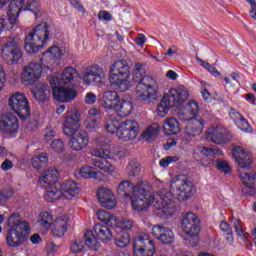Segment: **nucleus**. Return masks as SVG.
<instances>
[{
    "mask_svg": "<svg viewBox=\"0 0 256 256\" xmlns=\"http://www.w3.org/2000/svg\"><path fill=\"white\" fill-rule=\"evenodd\" d=\"M99 123H101V119L99 117L89 118L86 120V129H88V131H93L99 127Z\"/></svg>",
    "mask_w": 256,
    "mask_h": 256,
    "instance_id": "nucleus-51",
    "label": "nucleus"
},
{
    "mask_svg": "<svg viewBox=\"0 0 256 256\" xmlns=\"http://www.w3.org/2000/svg\"><path fill=\"white\" fill-rule=\"evenodd\" d=\"M79 121H81V114L76 108H71L64 114L63 133L71 137L69 147L73 151H83L89 145V135L85 130L79 129Z\"/></svg>",
    "mask_w": 256,
    "mask_h": 256,
    "instance_id": "nucleus-2",
    "label": "nucleus"
},
{
    "mask_svg": "<svg viewBox=\"0 0 256 256\" xmlns=\"http://www.w3.org/2000/svg\"><path fill=\"white\" fill-rule=\"evenodd\" d=\"M120 126L121 122L117 120V117H115L114 115L106 116L104 127L108 133H117V131H119Z\"/></svg>",
    "mask_w": 256,
    "mask_h": 256,
    "instance_id": "nucleus-40",
    "label": "nucleus"
},
{
    "mask_svg": "<svg viewBox=\"0 0 256 256\" xmlns=\"http://www.w3.org/2000/svg\"><path fill=\"white\" fill-rule=\"evenodd\" d=\"M229 115L234 123H237L243 117V115H241V113H239L235 108L230 109Z\"/></svg>",
    "mask_w": 256,
    "mask_h": 256,
    "instance_id": "nucleus-58",
    "label": "nucleus"
},
{
    "mask_svg": "<svg viewBox=\"0 0 256 256\" xmlns=\"http://www.w3.org/2000/svg\"><path fill=\"white\" fill-rule=\"evenodd\" d=\"M98 19L100 21H111V19H113V16L111 15V13L105 11V10H101L98 13Z\"/></svg>",
    "mask_w": 256,
    "mask_h": 256,
    "instance_id": "nucleus-59",
    "label": "nucleus"
},
{
    "mask_svg": "<svg viewBox=\"0 0 256 256\" xmlns=\"http://www.w3.org/2000/svg\"><path fill=\"white\" fill-rule=\"evenodd\" d=\"M206 139L216 145H225V143H230L233 140V135L220 127L209 128L206 132Z\"/></svg>",
    "mask_w": 256,
    "mask_h": 256,
    "instance_id": "nucleus-19",
    "label": "nucleus"
},
{
    "mask_svg": "<svg viewBox=\"0 0 256 256\" xmlns=\"http://www.w3.org/2000/svg\"><path fill=\"white\" fill-rule=\"evenodd\" d=\"M205 127V121L203 119L193 120L191 124H188L185 129V133L188 137H199L203 133Z\"/></svg>",
    "mask_w": 256,
    "mask_h": 256,
    "instance_id": "nucleus-32",
    "label": "nucleus"
},
{
    "mask_svg": "<svg viewBox=\"0 0 256 256\" xmlns=\"http://www.w3.org/2000/svg\"><path fill=\"white\" fill-rule=\"evenodd\" d=\"M79 75V72H77V69L73 67H67L63 70L61 76H54L57 77L58 80H56V84L58 85H69L75 77Z\"/></svg>",
    "mask_w": 256,
    "mask_h": 256,
    "instance_id": "nucleus-30",
    "label": "nucleus"
},
{
    "mask_svg": "<svg viewBox=\"0 0 256 256\" xmlns=\"http://www.w3.org/2000/svg\"><path fill=\"white\" fill-rule=\"evenodd\" d=\"M134 256L155 255V242L147 234H139L134 239Z\"/></svg>",
    "mask_w": 256,
    "mask_h": 256,
    "instance_id": "nucleus-14",
    "label": "nucleus"
},
{
    "mask_svg": "<svg viewBox=\"0 0 256 256\" xmlns=\"http://www.w3.org/2000/svg\"><path fill=\"white\" fill-rule=\"evenodd\" d=\"M170 191L178 201H189L196 193L195 184L184 174H180L171 180Z\"/></svg>",
    "mask_w": 256,
    "mask_h": 256,
    "instance_id": "nucleus-9",
    "label": "nucleus"
},
{
    "mask_svg": "<svg viewBox=\"0 0 256 256\" xmlns=\"http://www.w3.org/2000/svg\"><path fill=\"white\" fill-rule=\"evenodd\" d=\"M232 155L238 163V173L243 185L246 187L244 191L249 189V195H254L255 189H253V185H255V173H253L251 167L253 165V155L240 146L232 150Z\"/></svg>",
    "mask_w": 256,
    "mask_h": 256,
    "instance_id": "nucleus-5",
    "label": "nucleus"
},
{
    "mask_svg": "<svg viewBox=\"0 0 256 256\" xmlns=\"http://www.w3.org/2000/svg\"><path fill=\"white\" fill-rule=\"evenodd\" d=\"M233 225L238 237L245 243L247 249H251V247H253V243L249 241L250 235L245 231V228H243V222L239 219H235Z\"/></svg>",
    "mask_w": 256,
    "mask_h": 256,
    "instance_id": "nucleus-33",
    "label": "nucleus"
},
{
    "mask_svg": "<svg viewBox=\"0 0 256 256\" xmlns=\"http://www.w3.org/2000/svg\"><path fill=\"white\" fill-rule=\"evenodd\" d=\"M220 229L226 233V240L229 241V243H233V230L231 229V225L225 221H222L220 223Z\"/></svg>",
    "mask_w": 256,
    "mask_h": 256,
    "instance_id": "nucleus-50",
    "label": "nucleus"
},
{
    "mask_svg": "<svg viewBox=\"0 0 256 256\" xmlns=\"http://www.w3.org/2000/svg\"><path fill=\"white\" fill-rule=\"evenodd\" d=\"M90 154L92 155V157H98V159H103L90 160V165H92L94 169H100V171L107 173V175H113V173H115V166H113V164H111V162L107 160L111 159V151H109L108 149H92Z\"/></svg>",
    "mask_w": 256,
    "mask_h": 256,
    "instance_id": "nucleus-10",
    "label": "nucleus"
},
{
    "mask_svg": "<svg viewBox=\"0 0 256 256\" xmlns=\"http://www.w3.org/2000/svg\"><path fill=\"white\" fill-rule=\"evenodd\" d=\"M177 161H179V157L168 156V157L160 159L159 165H160V167H169V165H171V163H177Z\"/></svg>",
    "mask_w": 256,
    "mask_h": 256,
    "instance_id": "nucleus-52",
    "label": "nucleus"
},
{
    "mask_svg": "<svg viewBox=\"0 0 256 256\" xmlns=\"http://www.w3.org/2000/svg\"><path fill=\"white\" fill-rule=\"evenodd\" d=\"M187 111L190 115V119H195L199 115V104L195 100H190L188 102Z\"/></svg>",
    "mask_w": 256,
    "mask_h": 256,
    "instance_id": "nucleus-49",
    "label": "nucleus"
},
{
    "mask_svg": "<svg viewBox=\"0 0 256 256\" xmlns=\"http://www.w3.org/2000/svg\"><path fill=\"white\" fill-rule=\"evenodd\" d=\"M121 98L119 97V94L115 91H106L103 95V107L105 109H115L120 103Z\"/></svg>",
    "mask_w": 256,
    "mask_h": 256,
    "instance_id": "nucleus-31",
    "label": "nucleus"
},
{
    "mask_svg": "<svg viewBox=\"0 0 256 256\" xmlns=\"http://www.w3.org/2000/svg\"><path fill=\"white\" fill-rule=\"evenodd\" d=\"M84 248L85 245L83 244L82 240H75L70 246L72 253H81Z\"/></svg>",
    "mask_w": 256,
    "mask_h": 256,
    "instance_id": "nucleus-55",
    "label": "nucleus"
},
{
    "mask_svg": "<svg viewBox=\"0 0 256 256\" xmlns=\"http://www.w3.org/2000/svg\"><path fill=\"white\" fill-rule=\"evenodd\" d=\"M84 241L87 247H89V249H94V251H98L99 247H101V243L97 241L95 234H93V231L91 230H87L84 233Z\"/></svg>",
    "mask_w": 256,
    "mask_h": 256,
    "instance_id": "nucleus-41",
    "label": "nucleus"
},
{
    "mask_svg": "<svg viewBox=\"0 0 256 256\" xmlns=\"http://www.w3.org/2000/svg\"><path fill=\"white\" fill-rule=\"evenodd\" d=\"M8 104L20 119H28V117H31V107L29 106V100L25 94L21 92L13 93L8 100Z\"/></svg>",
    "mask_w": 256,
    "mask_h": 256,
    "instance_id": "nucleus-11",
    "label": "nucleus"
},
{
    "mask_svg": "<svg viewBox=\"0 0 256 256\" xmlns=\"http://www.w3.org/2000/svg\"><path fill=\"white\" fill-rule=\"evenodd\" d=\"M1 57L7 65H16V63H19V59L23 57L19 42L11 38L7 40L1 48Z\"/></svg>",
    "mask_w": 256,
    "mask_h": 256,
    "instance_id": "nucleus-13",
    "label": "nucleus"
},
{
    "mask_svg": "<svg viewBox=\"0 0 256 256\" xmlns=\"http://www.w3.org/2000/svg\"><path fill=\"white\" fill-rule=\"evenodd\" d=\"M217 169L219 171H223V173H231V166L228 161L225 160H217Z\"/></svg>",
    "mask_w": 256,
    "mask_h": 256,
    "instance_id": "nucleus-53",
    "label": "nucleus"
},
{
    "mask_svg": "<svg viewBox=\"0 0 256 256\" xmlns=\"http://www.w3.org/2000/svg\"><path fill=\"white\" fill-rule=\"evenodd\" d=\"M114 110L119 117H128V115H131V111H133V103H131V101L122 100L116 105Z\"/></svg>",
    "mask_w": 256,
    "mask_h": 256,
    "instance_id": "nucleus-38",
    "label": "nucleus"
},
{
    "mask_svg": "<svg viewBox=\"0 0 256 256\" xmlns=\"http://www.w3.org/2000/svg\"><path fill=\"white\" fill-rule=\"evenodd\" d=\"M67 220L65 218H57L52 224V235L54 237H63L67 233Z\"/></svg>",
    "mask_w": 256,
    "mask_h": 256,
    "instance_id": "nucleus-35",
    "label": "nucleus"
},
{
    "mask_svg": "<svg viewBox=\"0 0 256 256\" xmlns=\"http://www.w3.org/2000/svg\"><path fill=\"white\" fill-rule=\"evenodd\" d=\"M32 94L38 103H47L51 99V87L45 82H40L32 89Z\"/></svg>",
    "mask_w": 256,
    "mask_h": 256,
    "instance_id": "nucleus-22",
    "label": "nucleus"
},
{
    "mask_svg": "<svg viewBox=\"0 0 256 256\" xmlns=\"http://www.w3.org/2000/svg\"><path fill=\"white\" fill-rule=\"evenodd\" d=\"M95 101H97V96L94 93L90 92L86 94L85 103L88 105H93Z\"/></svg>",
    "mask_w": 256,
    "mask_h": 256,
    "instance_id": "nucleus-64",
    "label": "nucleus"
},
{
    "mask_svg": "<svg viewBox=\"0 0 256 256\" xmlns=\"http://www.w3.org/2000/svg\"><path fill=\"white\" fill-rule=\"evenodd\" d=\"M130 78L131 68L127 61L117 60L110 66L108 81L111 85H115L121 91H127L131 85V82L129 81Z\"/></svg>",
    "mask_w": 256,
    "mask_h": 256,
    "instance_id": "nucleus-8",
    "label": "nucleus"
},
{
    "mask_svg": "<svg viewBox=\"0 0 256 256\" xmlns=\"http://www.w3.org/2000/svg\"><path fill=\"white\" fill-rule=\"evenodd\" d=\"M24 3L25 0H12L9 4V9H8V21L12 24L15 25L17 23V18L19 17V13L23 11L24 9Z\"/></svg>",
    "mask_w": 256,
    "mask_h": 256,
    "instance_id": "nucleus-27",
    "label": "nucleus"
},
{
    "mask_svg": "<svg viewBox=\"0 0 256 256\" xmlns=\"http://www.w3.org/2000/svg\"><path fill=\"white\" fill-rule=\"evenodd\" d=\"M181 225L182 230L188 237H197L201 231V220L193 212H187L183 215Z\"/></svg>",
    "mask_w": 256,
    "mask_h": 256,
    "instance_id": "nucleus-16",
    "label": "nucleus"
},
{
    "mask_svg": "<svg viewBox=\"0 0 256 256\" xmlns=\"http://www.w3.org/2000/svg\"><path fill=\"white\" fill-rule=\"evenodd\" d=\"M63 57V53L61 52V48L54 46L50 47V49L43 53L41 58L42 63H51L53 59H61Z\"/></svg>",
    "mask_w": 256,
    "mask_h": 256,
    "instance_id": "nucleus-37",
    "label": "nucleus"
},
{
    "mask_svg": "<svg viewBox=\"0 0 256 256\" xmlns=\"http://www.w3.org/2000/svg\"><path fill=\"white\" fill-rule=\"evenodd\" d=\"M97 218L99 221H102V223H105L106 225H113V221H117V218L113 216V214L104 210H99L97 212Z\"/></svg>",
    "mask_w": 256,
    "mask_h": 256,
    "instance_id": "nucleus-47",
    "label": "nucleus"
},
{
    "mask_svg": "<svg viewBox=\"0 0 256 256\" xmlns=\"http://www.w3.org/2000/svg\"><path fill=\"white\" fill-rule=\"evenodd\" d=\"M43 69L39 63H30L24 67V72L22 74V81L26 85H31L41 77Z\"/></svg>",
    "mask_w": 256,
    "mask_h": 256,
    "instance_id": "nucleus-20",
    "label": "nucleus"
},
{
    "mask_svg": "<svg viewBox=\"0 0 256 256\" xmlns=\"http://www.w3.org/2000/svg\"><path fill=\"white\" fill-rule=\"evenodd\" d=\"M151 203H154V215L161 219H169V217H173L175 211H177L175 204L171 200L167 201L163 198L157 199L151 194V184L147 182V180L138 181L131 195V204L134 211H148L149 207H151Z\"/></svg>",
    "mask_w": 256,
    "mask_h": 256,
    "instance_id": "nucleus-1",
    "label": "nucleus"
},
{
    "mask_svg": "<svg viewBox=\"0 0 256 256\" xmlns=\"http://www.w3.org/2000/svg\"><path fill=\"white\" fill-rule=\"evenodd\" d=\"M194 158L202 163L203 167H209L213 161V148L198 146Z\"/></svg>",
    "mask_w": 256,
    "mask_h": 256,
    "instance_id": "nucleus-24",
    "label": "nucleus"
},
{
    "mask_svg": "<svg viewBox=\"0 0 256 256\" xmlns=\"http://www.w3.org/2000/svg\"><path fill=\"white\" fill-rule=\"evenodd\" d=\"M250 4V17L256 21V1L255 0H246Z\"/></svg>",
    "mask_w": 256,
    "mask_h": 256,
    "instance_id": "nucleus-61",
    "label": "nucleus"
},
{
    "mask_svg": "<svg viewBox=\"0 0 256 256\" xmlns=\"http://www.w3.org/2000/svg\"><path fill=\"white\" fill-rule=\"evenodd\" d=\"M0 133L5 137H17L19 118L12 113L3 114L0 118Z\"/></svg>",
    "mask_w": 256,
    "mask_h": 256,
    "instance_id": "nucleus-15",
    "label": "nucleus"
},
{
    "mask_svg": "<svg viewBox=\"0 0 256 256\" xmlns=\"http://www.w3.org/2000/svg\"><path fill=\"white\" fill-rule=\"evenodd\" d=\"M15 195V190L13 188H5L0 190V207L5 205L8 199H11Z\"/></svg>",
    "mask_w": 256,
    "mask_h": 256,
    "instance_id": "nucleus-48",
    "label": "nucleus"
},
{
    "mask_svg": "<svg viewBox=\"0 0 256 256\" xmlns=\"http://www.w3.org/2000/svg\"><path fill=\"white\" fill-rule=\"evenodd\" d=\"M71 5L77 9L80 13H86L85 7H83V4L79 2V0H69Z\"/></svg>",
    "mask_w": 256,
    "mask_h": 256,
    "instance_id": "nucleus-62",
    "label": "nucleus"
},
{
    "mask_svg": "<svg viewBox=\"0 0 256 256\" xmlns=\"http://www.w3.org/2000/svg\"><path fill=\"white\" fill-rule=\"evenodd\" d=\"M164 131L166 135H179L181 133V126L176 118L170 117L164 121Z\"/></svg>",
    "mask_w": 256,
    "mask_h": 256,
    "instance_id": "nucleus-34",
    "label": "nucleus"
},
{
    "mask_svg": "<svg viewBox=\"0 0 256 256\" xmlns=\"http://www.w3.org/2000/svg\"><path fill=\"white\" fill-rule=\"evenodd\" d=\"M59 179V170L56 168H50L44 172L39 178L38 183L41 187H47L50 185H57Z\"/></svg>",
    "mask_w": 256,
    "mask_h": 256,
    "instance_id": "nucleus-26",
    "label": "nucleus"
},
{
    "mask_svg": "<svg viewBox=\"0 0 256 256\" xmlns=\"http://www.w3.org/2000/svg\"><path fill=\"white\" fill-rule=\"evenodd\" d=\"M147 71L143 64L136 63L132 73L133 81L136 85V97L138 101H155L159 85L151 76H146Z\"/></svg>",
    "mask_w": 256,
    "mask_h": 256,
    "instance_id": "nucleus-3",
    "label": "nucleus"
},
{
    "mask_svg": "<svg viewBox=\"0 0 256 256\" xmlns=\"http://www.w3.org/2000/svg\"><path fill=\"white\" fill-rule=\"evenodd\" d=\"M51 149H53V151H55L56 153H61V151L65 149V143L61 139H56L52 141Z\"/></svg>",
    "mask_w": 256,
    "mask_h": 256,
    "instance_id": "nucleus-54",
    "label": "nucleus"
},
{
    "mask_svg": "<svg viewBox=\"0 0 256 256\" xmlns=\"http://www.w3.org/2000/svg\"><path fill=\"white\" fill-rule=\"evenodd\" d=\"M114 243L116 247L124 249V247H127L131 243V236L126 231L119 230L114 237Z\"/></svg>",
    "mask_w": 256,
    "mask_h": 256,
    "instance_id": "nucleus-39",
    "label": "nucleus"
},
{
    "mask_svg": "<svg viewBox=\"0 0 256 256\" xmlns=\"http://www.w3.org/2000/svg\"><path fill=\"white\" fill-rule=\"evenodd\" d=\"M60 189H62V197L64 199H73V197H76V195L81 193L79 184L73 180H66L60 184Z\"/></svg>",
    "mask_w": 256,
    "mask_h": 256,
    "instance_id": "nucleus-25",
    "label": "nucleus"
},
{
    "mask_svg": "<svg viewBox=\"0 0 256 256\" xmlns=\"http://www.w3.org/2000/svg\"><path fill=\"white\" fill-rule=\"evenodd\" d=\"M139 124L135 120H126L120 124L116 135L120 141H131L137 138Z\"/></svg>",
    "mask_w": 256,
    "mask_h": 256,
    "instance_id": "nucleus-17",
    "label": "nucleus"
},
{
    "mask_svg": "<svg viewBox=\"0 0 256 256\" xmlns=\"http://www.w3.org/2000/svg\"><path fill=\"white\" fill-rule=\"evenodd\" d=\"M48 81L51 85L54 99L56 101H61V103H68V101H73L77 97V91L71 88L69 85H59L56 81H59L58 77L51 76L48 77Z\"/></svg>",
    "mask_w": 256,
    "mask_h": 256,
    "instance_id": "nucleus-12",
    "label": "nucleus"
},
{
    "mask_svg": "<svg viewBox=\"0 0 256 256\" xmlns=\"http://www.w3.org/2000/svg\"><path fill=\"white\" fill-rule=\"evenodd\" d=\"M119 229L120 231H131L133 229V221L129 219L122 220Z\"/></svg>",
    "mask_w": 256,
    "mask_h": 256,
    "instance_id": "nucleus-57",
    "label": "nucleus"
},
{
    "mask_svg": "<svg viewBox=\"0 0 256 256\" xmlns=\"http://www.w3.org/2000/svg\"><path fill=\"white\" fill-rule=\"evenodd\" d=\"M7 226L9 229L6 233V245L8 247L17 248L25 244L31 233V225L25 220H21L19 212L12 213L8 220Z\"/></svg>",
    "mask_w": 256,
    "mask_h": 256,
    "instance_id": "nucleus-4",
    "label": "nucleus"
},
{
    "mask_svg": "<svg viewBox=\"0 0 256 256\" xmlns=\"http://www.w3.org/2000/svg\"><path fill=\"white\" fill-rule=\"evenodd\" d=\"M2 171H11L13 169V162L9 159H5V161L1 164Z\"/></svg>",
    "mask_w": 256,
    "mask_h": 256,
    "instance_id": "nucleus-63",
    "label": "nucleus"
},
{
    "mask_svg": "<svg viewBox=\"0 0 256 256\" xmlns=\"http://www.w3.org/2000/svg\"><path fill=\"white\" fill-rule=\"evenodd\" d=\"M160 131L161 127L154 123L143 132L142 136L147 141H153V139L159 136Z\"/></svg>",
    "mask_w": 256,
    "mask_h": 256,
    "instance_id": "nucleus-43",
    "label": "nucleus"
},
{
    "mask_svg": "<svg viewBox=\"0 0 256 256\" xmlns=\"http://www.w3.org/2000/svg\"><path fill=\"white\" fill-rule=\"evenodd\" d=\"M189 99V90L185 86L172 88L164 94L157 111L160 117H165L166 113L173 107H180Z\"/></svg>",
    "mask_w": 256,
    "mask_h": 256,
    "instance_id": "nucleus-7",
    "label": "nucleus"
},
{
    "mask_svg": "<svg viewBox=\"0 0 256 256\" xmlns=\"http://www.w3.org/2000/svg\"><path fill=\"white\" fill-rule=\"evenodd\" d=\"M55 135H57L55 130H53L51 128H46L45 134H44V139L47 143H49V141H51L53 139V137H55Z\"/></svg>",
    "mask_w": 256,
    "mask_h": 256,
    "instance_id": "nucleus-60",
    "label": "nucleus"
},
{
    "mask_svg": "<svg viewBox=\"0 0 256 256\" xmlns=\"http://www.w3.org/2000/svg\"><path fill=\"white\" fill-rule=\"evenodd\" d=\"M53 33V26L42 22L37 25L24 40V48L27 53H37L45 43L49 41V37Z\"/></svg>",
    "mask_w": 256,
    "mask_h": 256,
    "instance_id": "nucleus-6",
    "label": "nucleus"
},
{
    "mask_svg": "<svg viewBox=\"0 0 256 256\" xmlns=\"http://www.w3.org/2000/svg\"><path fill=\"white\" fill-rule=\"evenodd\" d=\"M82 81L85 85H91V83L101 85L105 81V71L97 64L87 67L82 73Z\"/></svg>",
    "mask_w": 256,
    "mask_h": 256,
    "instance_id": "nucleus-18",
    "label": "nucleus"
},
{
    "mask_svg": "<svg viewBox=\"0 0 256 256\" xmlns=\"http://www.w3.org/2000/svg\"><path fill=\"white\" fill-rule=\"evenodd\" d=\"M238 129H241V131H245L246 133H249L251 131V126L249 125V122L245 117H242L237 123H236Z\"/></svg>",
    "mask_w": 256,
    "mask_h": 256,
    "instance_id": "nucleus-56",
    "label": "nucleus"
},
{
    "mask_svg": "<svg viewBox=\"0 0 256 256\" xmlns=\"http://www.w3.org/2000/svg\"><path fill=\"white\" fill-rule=\"evenodd\" d=\"M94 232L97 236V238L102 241V243H107L113 239V232L111 231V228H109L107 225L103 224H95L94 226Z\"/></svg>",
    "mask_w": 256,
    "mask_h": 256,
    "instance_id": "nucleus-28",
    "label": "nucleus"
},
{
    "mask_svg": "<svg viewBox=\"0 0 256 256\" xmlns=\"http://www.w3.org/2000/svg\"><path fill=\"white\" fill-rule=\"evenodd\" d=\"M38 224L42 229L49 231V229H51V225H53V215L49 212L40 213L38 216Z\"/></svg>",
    "mask_w": 256,
    "mask_h": 256,
    "instance_id": "nucleus-42",
    "label": "nucleus"
},
{
    "mask_svg": "<svg viewBox=\"0 0 256 256\" xmlns=\"http://www.w3.org/2000/svg\"><path fill=\"white\" fill-rule=\"evenodd\" d=\"M133 189H135V186H133V183H131V181L129 180H124L119 183L117 188V194L120 197L127 199L128 197H131L133 195Z\"/></svg>",
    "mask_w": 256,
    "mask_h": 256,
    "instance_id": "nucleus-36",
    "label": "nucleus"
},
{
    "mask_svg": "<svg viewBox=\"0 0 256 256\" xmlns=\"http://www.w3.org/2000/svg\"><path fill=\"white\" fill-rule=\"evenodd\" d=\"M152 235L155 237V239H158V241L164 243V245H169L175 240V234H173V230L165 228L161 225H155L152 228Z\"/></svg>",
    "mask_w": 256,
    "mask_h": 256,
    "instance_id": "nucleus-21",
    "label": "nucleus"
},
{
    "mask_svg": "<svg viewBox=\"0 0 256 256\" xmlns=\"http://www.w3.org/2000/svg\"><path fill=\"white\" fill-rule=\"evenodd\" d=\"M97 197L102 207H105L106 209H113L115 205H117L115 195L107 188H99L97 191Z\"/></svg>",
    "mask_w": 256,
    "mask_h": 256,
    "instance_id": "nucleus-23",
    "label": "nucleus"
},
{
    "mask_svg": "<svg viewBox=\"0 0 256 256\" xmlns=\"http://www.w3.org/2000/svg\"><path fill=\"white\" fill-rule=\"evenodd\" d=\"M23 11H31V13H34L35 17H37L41 11L39 0H24Z\"/></svg>",
    "mask_w": 256,
    "mask_h": 256,
    "instance_id": "nucleus-44",
    "label": "nucleus"
},
{
    "mask_svg": "<svg viewBox=\"0 0 256 256\" xmlns=\"http://www.w3.org/2000/svg\"><path fill=\"white\" fill-rule=\"evenodd\" d=\"M128 177H137L141 173V163L137 160H131L126 167Z\"/></svg>",
    "mask_w": 256,
    "mask_h": 256,
    "instance_id": "nucleus-45",
    "label": "nucleus"
},
{
    "mask_svg": "<svg viewBox=\"0 0 256 256\" xmlns=\"http://www.w3.org/2000/svg\"><path fill=\"white\" fill-rule=\"evenodd\" d=\"M46 192L44 195V199L50 203L53 201H57L63 197V191L61 188V184L57 186V184H52L50 186L45 187Z\"/></svg>",
    "mask_w": 256,
    "mask_h": 256,
    "instance_id": "nucleus-29",
    "label": "nucleus"
},
{
    "mask_svg": "<svg viewBox=\"0 0 256 256\" xmlns=\"http://www.w3.org/2000/svg\"><path fill=\"white\" fill-rule=\"evenodd\" d=\"M99 171L95 170V167L92 166H83L80 168V175L84 177V179H98Z\"/></svg>",
    "mask_w": 256,
    "mask_h": 256,
    "instance_id": "nucleus-46",
    "label": "nucleus"
}]
</instances>
